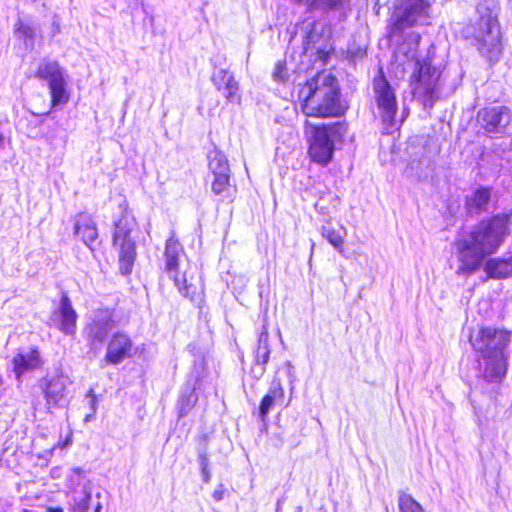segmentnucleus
Wrapping results in <instances>:
<instances>
[{
  "label": "nucleus",
  "instance_id": "17",
  "mask_svg": "<svg viewBox=\"0 0 512 512\" xmlns=\"http://www.w3.org/2000/svg\"><path fill=\"white\" fill-rule=\"evenodd\" d=\"M212 82L230 103H240L239 84L234 75L225 69H219L212 75Z\"/></svg>",
  "mask_w": 512,
  "mask_h": 512
},
{
  "label": "nucleus",
  "instance_id": "33",
  "mask_svg": "<svg viewBox=\"0 0 512 512\" xmlns=\"http://www.w3.org/2000/svg\"><path fill=\"white\" fill-rule=\"evenodd\" d=\"M87 398H88V403H89V406L91 408V411H93V413L96 412V408H97V398L94 394V392L92 390H90L87 394Z\"/></svg>",
  "mask_w": 512,
  "mask_h": 512
},
{
  "label": "nucleus",
  "instance_id": "4",
  "mask_svg": "<svg viewBox=\"0 0 512 512\" xmlns=\"http://www.w3.org/2000/svg\"><path fill=\"white\" fill-rule=\"evenodd\" d=\"M498 10L497 0H479L476 21L462 30L464 38L471 40L479 52L491 62L497 61L501 54Z\"/></svg>",
  "mask_w": 512,
  "mask_h": 512
},
{
  "label": "nucleus",
  "instance_id": "35",
  "mask_svg": "<svg viewBox=\"0 0 512 512\" xmlns=\"http://www.w3.org/2000/svg\"><path fill=\"white\" fill-rule=\"evenodd\" d=\"M72 473L76 474L77 476H80L82 478L85 477L86 471L82 468L76 467L72 469Z\"/></svg>",
  "mask_w": 512,
  "mask_h": 512
},
{
  "label": "nucleus",
  "instance_id": "22",
  "mask_svg": "<svg viewBox=\"0 0 512 512\" xmlns=\"http://www.w3.org/2000/svg\"><path fill=\"white\" fill-rule=\"evenodd\" d=\"M40 364L41 360L39 352L35 349L21 352L13 359L14 371L17 374V377L28 370L38 368Z\"/></svg>",
  "mask_w": 512,
  "mask_h": 512
},
{
  "label": "nucleus",
  "instance_id": "27",
  "mask_svg": "<svg viewBox=\"0 0 512 512\" xmlns=\"http://www.w3.org/2000/svg\"><path fill=\"white\" fill-rule=\"evenodd\" d=\"M400 512H425L424 508L409 494L402 492L398 499Z\"/></svg>",
  "mask_w": 512,
  "mask_h": 512
},
{
  "label": "nucleus",
  "instance_id": "34",
  "mask_svg": "<svg viewBox=\"0 0 512 512\" xmlns=\"http://www.w3.org/2000/svg\"><path fill=\"white\" fill-rule=\"evenodd\" d=\"M224 497V490L223 489H216L214 492H213V498L216 500V501H221Z\"/></svg>",
  "mask_w": 512,
  "mask_h": 512
},
{
  "label": "nucleus",
  "instance_id": "9",
  "mask_svg": "<svg viewBox=\"0 0 512 512\" xmlns=\"http://www.w3.org/2000/svg\"><path fill=\"white\" fill-rule=\"evenodd\" d=\"M165 269L173 279L179 292L192 302H196L199 297L198 289L193 283H188L186 272H180L181 257L184 251L177 239L170 237L165 246Z\"/></svg>",
  "mask_w": 512,
  "mask_h": 512
},
{
  "label": "nucleus",
  "instance_id": "30",
  "mask_svg": "<svg viewBox=\"0 0 512 512\" xmlns=\"http://www.w3.org/2000/svg\"><path fill=\"white\" fill-rule=\"evenodd\" d=\"M197 396L194 389L188 393H183L179 399V413L181 416L187 414V412L195 405Z\"/></svg>",
  "mask_w": 512,
  "mask_h": 512
},
{
  "label": "nucleus",
  "instance_id": "24",
  "mask_svg": "<svg viewBox=\"0 0 512 512\" xmlns=\"http://www.w3.org/2000/svg\"><path fill=\"white\" fill-rule=\"evenodd\" d=\"M491 192L488 188H478L466 201L470 212H482L486 210L490 201Z\"/></svg>",
  "mask_w": 512,
  "mask_h": 512
},
{
  "label": "nucleus",
  "instance_id": "19",
  "mask_svg": "<svg viewBox=\"0 0 512 512\" xmlns=\"http://www.w3.org/2000/svg\"><path fill=\"white\" fill-rule=\"evenodd\" d=\"M74 233L81 237V240L86 246L91 247V244L98 237L96 223L91 215L80 213L76 216Z\"/></svg>",
  "mask_w": 512,
  "mask_h": 512
},
{
  "label": "nucleus",
  "instance_id": "2",
  "mask_svg": "<svg viewBox=\"0 0 512 512\" xmlns=\"http://www.w3.org/2000/svg\"><path fill=\"white\" fill-rule=\"evenodd\" d=\"M419 34H411L403 41L394 54L392 69L397 78L410 74V87L415 98L424 106H432L441 76L439 68L431 63V59L418 53Z\"/></svg>",
  "mask_w": 512,
  "mask_h": 512
},
{
  "label": "nucleus",
  "instance_id": "11",
  "mask_svg": "<svg viewBox=\"0 0 512 512\" xmlns=\"http://www.w3.org/2000/svg\"><path fill=\"white\" fill-rule=\"evenodd\" d=\"M36 77L47 82L52 107L63 105L69 100L66 71L57 61L43 59L36 71Z\"/></svg>",
  "mask_w": 512,
  "mask_h": 512
},
{
  "label": "nucleus",
  "instance_id": "28",
  "mask_svg": "<svg viewBox=\"0 0 512 512\" xmlns=\"http://www.w3.org/2000/svg\"><path fill=\"white\" fill-rule=\"evenodd\" d=\"M230 186V174L215 175L211 184L212 191L223 197L228 195Z\"/></svg>",
  "mask_w": 512,
  "mask_h": 512
},
{
  "label": "nucleus",
  "instance_id": "26",
  "mask_svg": "<svg viewBox=\"0 0 512 512\" xmlns=\"http://www.w3.org/2000/svg\"><path fill=\"white\" fill-rule=\"evenodd\" d=\"M320 233L339 253H343L344 236L339 231L329 226H322Z\"/></svg>",
  "mask_w": 512,
  "mask_h": 512
},
{
  "label": "nucleus",
  "instance_id": "25",
  "mask_svg": "<svg viewBox=\"0 0 512 512\" xmlns=\"http://www.w3.org/2000/svg\"><path fill=\"white\" fill-rule=\"evenodd\" d=\"M209 170L213 176L219 174H230V166L226 156L218 149H214L208 154Z\"/></svg>",
  "mask_w": 512,
  "mask_h": 512
},
{
  "label": "nucleus",
  "instance_id": "6",
  "mask_svg": "<svg viewBox=\"0 0 512 512\" xmlns=\"http://www.w3.org/2000/svg\"><path fill=\"white\" fill-rule=\"evenodd\" d=\"M345 124L340 122L313 125L305 122V133L309 138V155L321 165H327L334 153L335 142L342 139L346 133Z\"/></svg>",
  "mask_w": 512,
  "mask_h": 512
},
{
  "label": "nucleus",
  "instance_id": "14",
  "mask_svg": "<svg viewBox=\"0 0 512 512\" xmlns=\"http://www.w3.org/2000/svg\"><path fill=\"white\" fill-rule=\"evenodd\" d=\"M78 315L66 293L62 294L59 306L50 315V325L68 336L76 333Z\"/></svg>",
  "mask_w": 512,
  "mask_h": 512
},
{
  "label": "nucleus",
  "instance_id": "36",
  "mask_svg": "<svg viewBox=\"0 0 512 512\" xmlns=\"http://www.w3.org/2000/svg\"><path fill=\"white\" fill-rule=\"evenodd\" d=\"M94 414H95V413H93V411H91V413H89V414H87V415L85 416L84 421H85V422H89V421H91V420L94 418Z\"/></svg>",
  "mask_w": 512,
  "mask_h": 512
},
{
  "label": "nucleus",
  "instance_id": "39",
  "mask_svg": "<svg viewBox=\"0 0 512 512\" xmlns=\"http://www.w3.org/2000/svg\"><path fill=\"white\" fill-rule=\"evenodd\" d=\"M3 384V380H2V377L0 376V387L2 386Z\"/></svg>",
  "mask_w": 512,
  "mask_h": 512
},
{
  "label": "nucleus",
  "instance_id": "20",
  "mask_svg": "<svg viewBox=\"0 0 512 512\" xmlns=\"http://www.w3.org/2000/svg\"><path fill=\"white\" fill-rule=\"evenodd\" d=\"M484 271L492 279L512 277V256L489 258L484 264Z\"/></svg>",
  "mask_w": 512,
  "mask_h": 512
},
{
  "label": "nucleus",
  "instance_id": "3",
  "mask_svg": "<svg viewBox=\"0 0 512 512\" xmlns=\"http://www.w3.org/2000/svg\"><path fill=\"white\" fill-rule=\"evenodd\" d=\"M299 100L303 113L308 117H339L347 110L341 100L338 80L326 71L306 81L299 90Z\"/></svg>",
  "mask_w": 512,
  "mask_h": 512
},
{
  "label": "nucleus",
  "instance_id": "40",
  "mask_svg": "<svg viewBox=\"0 0 512 512\" xmlns=\"http://www.w3.org/2000/svg\"><path fill=\"white\" fill-rule=\"evenodd\" d=\"M287 366H288L289 368H292V365H291V363H290V362H287Z\"/></svg>",
  "mask_w": 512,
  "mask_h": 512
},
{
  "label": "nucleus",
  "instance_id": "23",
  "mask_svg": "<svg viewBox=\"0 0 512 512\" xmlns=\"http://www.w3.org/2000/svg\"><path fill=\"white\" fill-rule=\"evenodd\" d=\"M270 345H269V334L266 324H263L262 331L258 336V344L255 352V361L257 365H261V373L265 371V365L270 359Z\"/></svg>",
  "mask_w": 512,
  "mask_h": 512
},
{
  "label": "nucleus",
  "instance_id": "10",
  "mask_svg": "<svg viewBox=\"0 0 512 512\" xmlns=\"http://www.w3.org/2000/svg\"><path fill=\"white\" fill-rule=\"evenodd\" d=\"M36 77L47 82L52 107L63 105L69 100L66 71L57 61L43 59L36 71Z\"/></svg>",
  "mask_w": 512,
  "mask_h": 512
},
{
  "label": "nucleus",
  "instance_id": "15",
  "mask_svg": "<svg viewBox=\"0 0 512 512\" xmlns=\"http://www.w3.org/2000/svg\"><path fill=\"white\" fill-rule=\"evenodd\" d=\"M114 327L113 313L109 309L97 310L86 325L84 333L91 346L102 344Z\"/></svg>",
  "mask_w": 512,
  "mask_h": 512
},
{
  "label": "nucleus",
  "instance_id": "8",
  "mask_svg": "<svg viewBox=\"0 0 512 512\" xmlns=\"http://www.w3.org/2000/svg\"><path fill=\"white\" fill-rule=\"evenodd\" d=\"M430 14L427 0H401L395 7L390 24V34H400L407 28L425 23Z\"/></svg>",
  "mask_w": 512,
  "mask_h": 512
},
{
  "label": "nucleus",
  "instance_id": "29",
  "mask_svg": "<svg viewBox=\"0 0 512 512\" xmlns=\"http://www.w3.org/2000/svg\"><path fill=\"white\" fill-rule=\"evenodd\" d=\"M15 32L20 39H23L26 47L31 49L34 46V29L21 22L20 20L15 25Z\"/></svg>",
  "mask_w": 512,
  "mask_h": 512
},
{
  "label": "nucleus",
  "instance_id": "12",
  "mask_svg": "<svg viewBox=\"0 0 512 512\" xmlns=\"http://www.w3.org/2000/svg\"><path fill=\"white\" fill-rule=\"evenodd\" d=\"M374 92L377 108L384 124L392 126L398 110L393 88L384 77L374 80Z\"/></svg>",
  "mask_w": 512,
  "mask_h": 512
},
{
  "label": "nucleus",
  "instance_id": "37",
  "mask_svg": "<svg viewBox=\"0 0 512 512\" xmlns=\"http://www.w3.org/2000/svg\"><path fill=\"white\" fill-rule=\"evenodd\" d=\"M87 509H88V504L86 502L79 506L80 512H86Z\"/></svg>",
  "mask_w": 512,
  "mask_h": 512
},
{
  "label": "nucleus",
  "instance_id": "5",
  "mask_svg": "<svg viewBox=\"0 0 512 512\" xmlns=\"http://www.w3.org/2000/svg\"><path fill=\"white\" fill-rule=\"evenodd\" d=\"M474 350L480 353V368L483 376L489 381L500 380L506 374L508 354L506 349L510 343V333L493 327L481 328L470 336Z\"/></svg>",
  "mask_w": 512,
  "mask_h": 512
},
{
  "label": "nucleus",
  "instance_id": "7",
  "mask_svg": "<svg viewBox=\"0 0 512 512\" xmlns=\"http://www.w3.org/2000/svg\"><path fill=\"white\" fill-rule=\"evenodd\" d=\"M135 227V219L126 209L114 224L113 246L118 252L119 269L123 275L131 273L137 256L135 241L131 237Z\"/></svg>",
  "mask_w": 512,
  "mask_h": 512
},
{
  "label": "nucleus",
  "instance_id": "21",
  "mask_svg": "<svg viewBox=\"0 0 512 512\" xmlns=\"http://www.w3.org/2000/svg\"><path fill=\"white\" fill-rule=\"evenodd\" d=\"M284 399V389L279 379H274L269 387L267 394L263 397L259 406V416L262 420L266 418L274 404L282 402Z\"/></svg>",
  "mask_w": 512,
  "mask_h": 512
},
{
  "label": "nucleus",
  "instance_id": "18",
  "mask_svg": "<svg viewBox=\"0 0 512 512\" xmlns=\"http://www.w3.org/2000/svg\"><path fill=\"white\" fill-rule=\"evenodd\" d=\"M68 378L60 375L51 378L45 388L48 408L60 406L65 402Z\"/></svg>",
  "mask_w": 512,
  "mask_h": 512
},
{
  "label": "nucleus",
  "instance_id": "16",
  "mask_svg": "<svg viewBox=\"0 0 512 512\" xmlns=\"http://www.w3.org/2000/svg\"><path fill=\"white\" fill-rule=\"evenodd\" d=\"M134 344L131 338L122 332L113 334L108 342L105 361L112 365H118L133 355Z\"/></svg>",
  "mask_w": 512,
  "mask_h": 512
},
{
  "label": "nucleus",
  "instance_id": "13",
  "mask_svg": "<svg viewBox=\"0 0 512 512\" xmlns=\"http://www.w3.org/2000/svg\"><path fill=\"white\" fill-rule=\"evenodd\" d=\"M511 118V111L505 106L486 107L477 114L478 124L487 133H504Z\"/></svg>",
  "mask_w": 512,
  "mask_h": 512
},
{
  "label": "nucleus",
  "instance_id": "1",
  "mask_svg": "<svg viewBox=\"0 0 512 512\" xmlns=\"http://www.w3.org/2000/svg\"><path fill=\"white\" fill-rule=\"evenodd\" d=\"M508 235V216L498 214L480 221L456 241L459 271L469 274L476 272L487 256L499 250Z\"/></svg>",
  "mask_w": 512,
  "mask_h": 512
},
{
  "label": "nucleus",
  "instance_id": "31",
  "mask_svg": "<svg viewBox=\"0 0 512 512\" xmlns=\"http://www.w3.org/2000/svg\"><path fill=\"white\" fill-rule=\"evenodd\" d=\"M344 0H311L310 6L315 9H334Z\"/></svg>",
  "mask_w": 512,
  "mask_h": 512
},
{
  "label": "nucleus",
  "instance_id": "38",
  "mask_svg": "<svg viewBox=\"0 0 512 512\" xmlns=\"http://www.w3.org/2000/svg\"><path fill=\"white\" fill-rule=\"evenodd\" d=\"M3 145V136L0 134V148L2 147Z\"/></svg>",
  "mask_w": 512,
  "mask_h": 512
},
{
  "label": "nucleus",
  "instance_id": "32",
  "mask_svg": "<svg viewBox=\"0 0 512 512\" xmlns=\"http://www.w3.org/2000/svg\"><path fill=\"white\" fill-rule=\"evenodd\" d=\"M273 79L276 82H284L288 78L287 68L284 62L278 61L274 67L273 71Z\"/></svg>",
  "mask_w": 512,
  "mask_h": 512
}]
</instances>
